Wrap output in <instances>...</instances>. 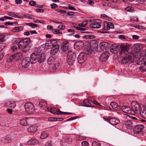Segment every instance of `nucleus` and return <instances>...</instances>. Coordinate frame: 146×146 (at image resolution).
Returning <instances> with one entry per match:
<instances>
[{
	"mask_svg": "<svg viewBox=\"0 0 146 146\" xmlns=\"http://www.w3.org/2000/svg\"><path fill=\"white\" fill-rule=\"evenodd\" d=\"M45 58V56L43 53H33L31 54L30 57H27L23 59L21 63V65L23 67L26 68L29 66L30 63L34 64L37 61L42 63L44 61Z\"/></svg>",
	"mask_w": 146,
	"mask_h": 146,
	"instance_id": "1",
	"label": "nucleus"
},
{
	"mask_svg": "<svg viewBox=\"0 0 146 146\" xmlns=\"http://www.w3.org/2000/svg\"><path fill=\"white\" fill-rule=\"evenodd\" d=\"M30 43L29 38H25L21 40L18 44L19 48L25 52L28 51L30 49L28 44Z\"/></svg>",
	"mask_w": 146,
	"mask_h": 146,
	"instance_id": "2",
	"label": "nucleus"
},
{
	"mask_svg": "<svg viewBox=\"0 0 146 146\" xmlns=\"http://www.w3.org/2000/svg\"><path fill=\"white\" fill-rule=\"evenodd\" d=\"M84 105H82L86 107H96L98 106V108H102V106L100 104L95 101L92 102L90 100H85L83 101Z\"/></svg>",
	"mask_w": 146,
	"mask_h": 146,
	"instance_id": "3",
	"label": "nucleus"
},
{
	"mask_svg": "<svg viewBox=\"0 0 146 146\" xmlns=\"http://www.w3.org/2000/svg\"><path fill=\"white\" fill-rule=\"evenodd\" d=\"M75 58V53L71 51H68L67 56V61L68 64L69 65H72L74 63Z\"/></svg>",
	"mask_w": 146,
	"mask_h": 146,
	"instance_id": "4",
	"label": "nucleus"
},
{
	"mask_svg": "<svg viewBox=\"0 0 146 146\" xmlns=\"http://www.w3.org/2000/svg\"><path fill=\"white\" fill-rule=\"evenodd\" d=\"M132 108V111L134 112V115L135 113L139 114L141 110L139 104L135 101L133 102L131 104Z\"/></svg>",
	"mask_w": 146,
	"mask_h": 146,
	"instance_id": "5",
	"label": "nucleus"
},
{
	"mask_svg": "<svg viewBox=\"0 0 146 146\" xmlns=\"http://www.w3.org/2000/svg\"><path fill=\"white\" fill-rule=\"evenodd\" d=\"M91 24L90 25V27L93 29H98L100 28L101 25V21L100 20H93L91 21Z\"/></svg>",
	"mask_w": 146,
	"mask_h": 146,
	"instance_id": "6",
	"label": "nucleus"
},
{
	"mask_svg": "<svg viewBox=\"0 0 146 146\" xmlns=\"http://www.w3.org/2000/svg\"><path fill=\"white\" fill-rule=\"evenodd\" d=\"M25 111L28 113H33L35 108L33 104L30 102H27L25 104Z\"/></svg>",
	"mask_w": 146,
	"mask_h": 146,
	"instance_id": "7",
	"label": "nucleus"
},
{
	"mask_svg": "<svg viewBox=\"0 0 146 146\" xmlns=\"http://www.w3.org/2000/svg\"><path fill=\"white\" fill-rule=\"evenodd\" d=\"M132 55V57L134 58H138L137 61L139 62H141L142 63H143V55L141 53L140 51H135Z\"/></svg>",
	"mask_w": 146,
	"mask_h": 146,
	"instance_id": "8",
	"label": "nucleus"
},
{
	"mask_svg": "<svg viewBox=\"0 0 146 146\" xmlns=\"http://www.w3.org/2000/svg\"><path fill=\"white\" fill-rule=\"evenodd\" d=\"M121 49L120 53L122 54L126 53L128 51L129 49V46L127 45L121 44L120 45Z\"/></svg>",
	"mask_w": 146,
	"mask_h": 146,
	"instance_id": "9",
	"label": "nucleus"
},
{
	"mask_svg": "<svg viewBox=\"0 0 146 146\" xmlns=\"http://www.w3.org/2000/svg\"><path fill=\"white\" fill-rule=\"evenodd\" d=\"M121 109L122 111L125 113L134 115V111H132L131 108L129 107L123 106L121 107Z\"/></svg>",
	"mask_w": 146,
	"mask_h": 146,
	"instance_id": "10",
	"label": "nucleus"
},
{
	"mask_svg": "<svg viewBox=\"0 0 146 146\" xmlns=\"http://www.w3.org/2000/svg\"><path fill=\"white\" fill-rule=\"evenodd\" d=\"M132 58V54H129L122 58L121 62L123 64L126 63L131 60Z\"/></svg>",
	"mask_w": 146,
	"mask_h": 146,
	"instance_id": "11",
	"label": "nucleus"
},
{
	"mask_svg": "<svg viewBox=\"0 0 146 146\" xmlns=\"http://www.w3.org/2000/svg\"><path fill=\"white\" fill-rule=\"evenodd\" d=\"M109 53L108 52H104L100 56V60L102 62H105L109 57Z\"/></svg>",
	"mask_w": 146,
	"mask_h": 146,
	"instance_id": "12",
	"label": "nucleus"
},
{
	"mask_svg": "<svg viewBox=\"0 0 146 146\" xmlns=\"http://www.w3.org/2000/svg\"><path fill=\"white\" fill-rule=\"evenodd\" d=\"M104 29L105 30H108L110 29L114 28L113 25L110 22H104Z\"/></svg>",
	"mask_w": 146,
	"mask_h": 146,
	"instance_id": "13",
	"label": "nucleus"
},
{
	"mask_svg": "<svg viewBox=\"0 0 146 146\" xmlns=\"http://www.w3.org/2000/svg\"><path fill=\"white\" fill-rule=\"evenodd\" d=\"M86 55L84 53L81 52L78 56L77 60L78 62L81 64L86 59Z\"/></svg>",
	"mask_w": 146,
	"mask_h": 146,
	"instance_id": "14",
	"label": "nucleus"
},
{
	"mask_svg": "<svg viewBox=\"0 0 146 146\" xmlns=\"http://www.w3.org/2000/svg\"><path fill=\"white\" fill-rule=\"evenodd\" d=\"M144 127V125L143 124H139L136 125L134 129V133L137 134L141 132Z\"/></svg>",
	"mask_w": 146,
	"mask_h": 146,
	"instance_id": "15",
	"label": "nucleus"
},
{
	"mask_svg": "<svg viewBox=\"0 0 146 146\" xmlns=\"http://www.w3.org/2000/svg\"><path fill=\"white\" fill-rule=\"evenodd\" d=\"M84 45L83 42L81 41H78L76 42L74 45V47L75 49L78 50L83 46Z\"/></svg>",
	"mask_w": 146,
	"mask_h": 146,
	"instance_id": "16",
	"label": "nucleus"
},
{
	"mask_svg": "<svg viewBox=\"0 0 146 146\" xmlns=\"http://www.w3.org/2000/svg\"><path fill=\"white\" fill-rule=\"evenodd\" d=\"M47 110H46V111H48L53 114H58L60 113V111L58 109L56 108H50V109L48 108H47Z\"/></svg>",
	"mask_w": 146,
	"mask_h": 146,
	"instance_id": "17",
	"label": "nucleus"
},
{
	"mask_svg": "<svg viewBox=\"0 0 146 146\" xmlns=\"http://www.w3.org/2000/svg\"><path fill=\"white\" fill-rule=\"evenodd\" d=\"M59 46L56 45L51 47L50 53L52 55H54L58 52L59 49Z\"/></svg>",
	"mask_w": 146,
	"mask_h": 146,
	"instance_id": "18",
	"label": "nucleus"
},
{
	"mask_svg": "<svg viewBox=\"0 0 146 146\" xmlns=\"http://www.w3.org/2000/svg\"><path fill=\"white\" fill-rule=\"evenodd\" d=\"M118 47L115 45L111 44L110 47V52L114 54H116L118 52Z\"/></svg>",
	"mask_w": 146,
	"mask_h": 146,
	"instance_id": "19",
	"label": "nucleus"
},
{
	"mask_svg": "<svg viewBox=\"0 0 146 146\" xmlns=\"http://www.w3.org/2000/svg\"><path fill=\"white\" fill-rule=\"evenodd\" d=\"M133 48L136 50L141 51L143 49V46L142 44L138 43L134 44Z\"/></svg>",
	"mask_w": 146,
	"mask_h": 146,
	"instance_id": "20",
	"label": "nucleus"
},
{
	"mask_svg": "<svg viewBox=\"0 0 146 146\" xmlns=\"http://www.w3.org/2000/svg\"><path fill=\"white\" fill-rule=\"evenodd\" d=\"M109 123L113 125H116L119 122V119L115 118H111L108 120Z\"/></svg>",
	"mask_w": 146,
	"mask_h": 146,
	"instance_id": "21",
	"label": "nucleus"
},
{
	"mask_svg": "<svg viewBox=\"0 0 146 146\" xmlns=\"http://www.w3.org/2000/svg\"><path fill=\"white\" fill-rule=\"evenodd\" d=\"M110 105L115 110L118 111L120 110V107L115 102H112L110 103Z\"/></svg>",
	"mask_w": 146,
	"mask_h": 146,
	"instance_id": "22",
	"label": "nucleus"
},
{
	"mask_svg": "<svg viewBox=\"0 0 146 146\" xmlns=\"http://www.w3.org/2000/svg\"><path fill=\"white\" fill-rule=\"evenodd\" d=\"M37 126L36 125L31 126L27 129L28 132L34 133L36 132L37 130Z\"/></svg>",
	"mask_w": 146,
	"mask_h": 146,
	"instance_id": "23",
	"label": "nucleus"
},
{
	"mask_svg": "<svg viewBox=\"0 0 146 146\" xmlns=\"http://www.w3.org/2000/svg\"><path fill=\"white\" fill-rule=\"evenodd\" d=\"M55 62V58L52 57H50L48 58L47 60L48 64L49 65L54 64Z\"/></svg>",
	"mask_w": 146,
	"mask_h": 146,
	"instance_id": "24",
	"label": "nucleus"
},
{
	"mask_svg": "<svg viewBox=\"0 0 146 146\" xmlns=\"http://www.w3.org/2000/svg\"><path fill=\"white\" fill-rule=\"evenodd\" d=\"M69 42H66L63 45L62 47V49L63 51H66L68 49V46H69Z\"/></svg>",
	"mask_w": 146,
	"mask_h": 146,
	"instance_id": "25",
	"label": "nucleus"
},
{
	"mask_svg": "<svg viewBox=\"0 0 146 146\" xmlns=\"http://www.w3.org/2000/svg\"><path fill=\"white\" fill-rule=\"evenodd\" d=\"M38 143V141L36 139H31L27 142V144L28 145H34Z\"/></svg>",
	"mask_w": 146,
	"mask_h": 146,
	"instance_id": "26",
	"label": "nucleus"
},
{
	"mask_svg": "<svg viewBox=\"0 0 146 146\" xmlns=\"http://www.w3.org/2000/svg\"><path fill=\"white\" fill-rule=\"evenodd\" d=\"M39 106L42 109H44L47 108V103L45 102H39Z\"/></svg>",
	"mask_w": 146,
	"mask_h": 146,
	"instance_id": "27",
	"label": "nucleus"
},
{
	"mask_svg": "<svg viewBox=\"0 0 146 146\" xmlns=\"http://www.w3.org/2000/svg\"><path fill=\"white\" fill-rule=\"evenodd\" d=\"M48 135V133L46 131H43L42 132L40 137L41 139H44L46 138Z\"/></svg>",
	"mask_w": 146,
	"mask_h": 146,
	"instance_id": "28",
	"label": "nucleus"
},
{
	"mask_svg": "<svg viewBox=\"0 0 146 146\" xmlns=\"http://www.w3.org/2000/svg\"><path fill=\"white\" fill-rule=\"evenodd\" d=\"M139 114H140L142 117L146 119V110L145 109L143 108V109H141Z\"/></svg>",
	"mask_w": 146,
	"mask_h": 146,
	"instance_id": "29",
	"label": "nucleus"
},
{
	"mask_svg": "<svg viewBox=\"0 0 146 146\" xmlns=\"http://www.w3.org/2000/svg\"><path fill=\"white\" fill-rule=\"evenodd\" d=\"M23 29V27L21 26L15 27L12 30V31L13 32H18L21 31Z\"/></svg>",
	"mask_w": 146,
	"mask_h": 146,
	"instance_id": "30",
	"label": "nucleus"
},
{
	"mask_svg": "<svg viewBox=\"0 0 146 146\" xmlns=\"http://www.w3.org/2000/svg\"><path fill=\"white\" fill-rule=\"evenodd\" d=\"M50 45L51 47L54 46L56 45H58L57 44V41L54 39H52L50 40Z\"/></svg>",
	"mask_w": 146,
	"mask_h": 146,
	"instance_id": "31",
	"label": "nucleus"
},
{
	"mask_svg": "<svg viewBox=\"0 0 146 146\" xmlns=\"http://www.w3.org/2000/svg\"><path fill=\"white\" fill-rule=\"evenodd\" d=\"M89 45V46H87L85 49V52L87 54H91L92 51V49L91 48L89 44H88Z\"/></svg>",
	"mask_w": 146,
	"mask_h": 146,
	"instance_id": "32",
	"label": "nucleus"
},
{
	"mask_svg": "<svg viewBox=\"0 0 146 146\" xmlns=\"http://www.w3.org/2000/svg\"><path fill=\"white\" fill-rule=\"evenodd\" d=\"M7 104L9 107L11 108H14L16 106V104L14 101L9 102Z\"/></svg>",
	"mask_w": 146,
	"mask_h": 146,
	"instance_id": "33",
	"label": "nucleus"
},
{
	"mask_svg": "<svg viewBox=\"0 0 146 146\" xmlns=\"http://www.w3.org/2000/svg\"><path fill=\"white\" fill-rule=\"evenodd\" d=\"M107 45V43L104 42H101L99 44V46L102 49L103 48L104 49V48H106Z\"/></svg>",
	"mask_w": 146,
	"mask_h": 146,
	"instance_id": "34",
	"label": "nucleus"
},
{
	"mask_svg": "<svg viewBox=\"0 0 146 146\" xmlns=\"http://www.w3.org/2000/svg\"><path fill=\"white\" fill-rule=\"evenodd\" d=\"M14 54L16 58V60H18L21 58L23 55L22 54L21 52H18Z\"/></svg>",
	"mask_w": 146,
	"mask_h": 146,
	"instance_id": "35",
	"label": "nucleus"
},
{
	"mask_svg": "<svg viewBox=\"0 0 146 146\" xmlns=\"http://www.w3.org/2000/svg\"><path fill=\"white\" fill-rule=\"evenodd\" d=\"M17 60L14 54L13 55L9 58V59H8V62H12L15 61Z\"/></svg>",
	"mask_w": 146,
	"mask_h": 146,
	"instance_id": "36",
	"label": "nucleus"
},
{
	"mask_svg": "<svg viewBox=\"0 0 146 146\" xmlns=\"http://www.w3.org/2000/svg\"><path fill=\"white\" fill-rule=\"evenodd\" d=\"M26 25L30 26L33 28H35L38 26V25L32 23H26Z\"/></svg>",
	"mask_w": 146,
	"mask_h": 146,
	"instance_id": "37",
	"label": "nucleus"
},
{
	"mask_svg": "<svg viewBox=\"0 0 146 146\" xmlns=\"http://www.w3.org/2000/svg\"><path fill=\"white\" fill-rule=\"evenodd\" d=\"M7 15L16 18L17 17V14L16 13L13 12H8L7 13Z\"/></svg>",
	"mask_w": 146,
	"mask_h": 146,
	"instance_id": "38",
	"label": "nucleus"
},
{
	"mask_svg": "<svg viewBox=\"0 0 146 146\" xmlns=\"http://www.w3.org/2000/svg\"><path fill=\"white\" fill-rule=\"evenodd\" d=\"M101 17L104 19H106L109 21H110L111 20V18L108 17L105 14H103L101 15Z\"/></svg>",
	"mask_w": 146,
	"mask_h": 146,
	"instance_id": "39",
	"label": "nucleus"
},
{
	"mask_svg": "<svg viewBox=\"0 0 146 146\" xmlns=\"http://www.w3.org/2000/svg\"><path fill=\"white\" fill-rule=\"evenodd\" d=\"M52 32L54 34H62V32H60V31L57 29H53L52 31Z\"/></svg>",
	"mask_w": 146,
	"mask_h": 146,
	"instance_id": "40",
	"label": "nucleus"
},
{
	"mask_svg": "<svg viewBox=\"0 0 146 146\" xmlns=\"http://www.w3.org/2000/svg\"><path fill=\"white\" fill-rule=\"evenodd\" d=\"M29 4L31 6H35L36 7H40L39 6L38 7V5L36 4V2L34 1H31L29 2Z\"/></svg>",
	"mask_w": 146,
	"mask_h": 146,
	"instance_id": "41",
	"label": "nucleus"
},
{
	"mask_svg": "<svg viewBox=\"0 0 146 146\" xmlns=\"http://www.w3.org/2000/svg\"><path fill=\"white\" fill-rule=\"evenodd\" d=\"M20 123L21 125L25 126H26L27 125L26 120L25 119L21 120Z\"/></svg>",
	"mask_w": 146,
	"mask_h": 146,
	"instance_id": "42",
	"label": "nucleus"
},
{
	"mask_svg": "<svg viewBox=\"0 0 146 146\" xmlns=\"http://www.w3.org/2000/svg\"><path fill=\"white\" fill-rule=\"evenodd\" d=\"M139 68L141 72H144L146 71V67L145 66H140Z\"/></svg>",
	"mask_w": 146,
	"mask_h": 146,
	"instance_id": "43",
	"label": "nucleus"
},
{
	"mask_svg": "<svg viewBox=\"0 0 146 146\" xmlns=\"http://www.w3.org/2000/svg\"><path fill=\"white\" fill-rule=\"evenodd\" d=\"M60 67V64L59 63H57L54 64V66L53 67V70H56L58 68Z\"/></svg>",
	"mask_w": 146,
	"mask_h": 146,
	"instance_id": "44",
	"label": "nucleus"
},
{
	"mask_svg": "<svg viewBox=\"0 0 146 146\" xmlns=\"http://www.w3.org/2000/svg\"><path fill=\"white\" fill-rule=\"evenodd\" d=\"M125 10L131 12L134 11V9L133 7H128L125 9Z\"/></svg>",
	"mask_w": 146,
	"mask_h": 146,
	"instance_id": "45",
	"label": "nucleus"
},
{
	"mask_svg": "<svg viewBox=\"0 0 146 146\" xmlns=\"http://www.w3.org/2000/svg\"><path fill=\"white\" fill-rule=\"evenodd\" d=\"M87 24V21H84L83 23L78 24V26L80 27H85Z\"/></svg>",
	"mask_w": 146,
	"mask_h": 146,
	"instance_id": "46",
	"label": "nucleus"
},
{
	"mask_svg": "<svg viewBox=\"0 0 146 146\" xmlns=\"http://www.w3.org/2000/svg\"><path fill=\"white\" fill-rule=\"evenodd\" d=\"M143 63L144 65H146V50L145 52L144 55H143Z\"/></svg>",
	"mask_w": 146,
	"mask_h": 146,
	"instance_id": "47",
	"label": "nucleus"
},
{
	"mask_svg": "<svg viewBox=\"0 0 146 146\" xmlns=\"http://www.w3.org/2000/svg\"><path fill=\"white\" fill-rule=\"evenodd\" d=\"M125 123L126 125L129 126L132 125V122L130 120H127L125 122Z\"/></svg>",
	"mask_w": 146,
	"mask_h": 146,
	"instance_id": "48",
	"label": "nucleus"
},
{
	"mask_svg": "<svg viewBox=\"0 0 146 146\" xmlns=\"http://www.w3.org/2000/svg\"><path fill=\"white\" fill-rule=\"evenodd\" d=\"M131 21L132 23H134L135 22H137L138 21V18L137 17H134L131 19Z\"/></svg>",
	"mask_w": 146,
	"mask_h": 146,
	"instance_id": "49",
	"label": "nucleus"
},
{
	"mask_svg": "<svg viewBox=\"0 0 146 146\" xmlns=\"http://www.w3.org/2000/svg\"><path fill=\"white\" fill-rule=\"evenodd\" d=\"M87 3L89 5L91 6H93L94 4V2L92 0H88Z\"/></svg>",
	"mask_w": 146,
	"mask_h": 146,
	"instance_id": "50",
	"label": "nucleus"
},
{
	"mask_svg": "<svg viewBox=\"0 0 146 146\" xmlns=\"http://www.w3.org/2000/svg\"><path fill=\"white\" fill-rule=\"evenodd\" d=\"M5 36L4 35H0V41L3 42L4 41V38Z\"/></svg>",
	"mask_w": 146,
	"mask_h": 146,
	"instance_id": "51",
	"label": "nucleus"
},
{
	"mask_svg": "<svg viewBox=\"0 0 146 146\" xmlns=\"http://www.w3.org/2000/svg\"><path fill=\"white\" fill-rule=\"evenodd\" d=\"M17 48V47L16 46L14 45L11 47V50L12 51L15 52L16 51Z\"/></svg>",
	"mask_w": 146,
	"mask_h": 146,
	"instance_id": "52",
	"label": "nucleus"
},
{
	"mask_svg": "<svg viewBox=\"0 0 146 146\" xmlns=\"http://www.w3.org/2000/svg\"><path fill=\"white\" fill-rule=\"evenodd\" d=\"M50 6L52 9H56L58 7L57 5L55 3L51 4Z\"/></svg>",
	"mask_w": 146,
	"mask_h": 146,
	"instance_id": "53",
	"label": "nucleus"
},
{
	"mask_svg": "<svg viewBox=\"0 0 146 146\" xmlns=\"http://www.w3.org/2000/svg\"><path fill=\"white\" fill-rule=\"evenodd\" d=\"M6 46V44L4 43H0V48L2 50Z\"/></svg>",
	"mask_w": 146,
	"mask_h": 146,
	"instance_id": "54",
	"label": "nucleus"
},
{
	"mask_svg": "<svg viewBox=\"0 0 146 146\" xmlns=\"http://www.w3.org/2000/svg\"><path fill=\"white\" fill-rule=\"evenodd\" d=\"M81 144L83 146H88V143L86 141L82 142Z\"/></svg>",
	"mask_w": 146,
	"mask_h": 146,
	"instance_id": "55",
	"label": "nucleus"
},
{
	"mask_svg": "<svg viewBox=\"0 0 146 146\" xmlns=\"http://www.w3.org/2000/svg\"><path fill=\"white\" fill-rule=\"evenodd\" d=\"M24 16L25 17L29 19H33V17L31 15H30L28 14H27L25 15Z\"/></svg>",
	"mask_w": 146,
	"mask_h": 146,
	"instance_id": "56",
	"label": "nucleus"
},
{
	"mask_svg": "<svg viewBox=\"0 0 146 146\" xmlns=\"http://www.w3.org/2000/svg\"><path fill=\"white\" fill-rule=\"evenodd\" d=\"M81 27H78L77 28V29L79 31H85L86 29H85Z\"/></svg>",
	"mask_w": 146,
	"mask_h": 146,
	"instance_id": "57",
	"label": "nucleus"
},
{
	"mask_svg": "<svg viewBox=\"0 0 146 146\" xmlns=\"http://www.w3.org/2000/svg\"><path fill=\"white\" fill-rule=\"evenodd\" d=\"M132 37L133 39L135 40H137L139 38V36L137 35H133L132 36Z\"/></svg>",
	"mask_w": 146,
	"mask_h": 146,
	"instance_id": "58",
	"label": "nucleus"
},
{
	"mask_svg": "<svg viewBox=\"0 0 146 146\" xmlns=\"http://www.w3.org/2000/svg\"><path fill=\"white\" fill-rule=\"evenodd\" d=\"M58 28L60 29L63 30L65 28V26L62 25H59L58 27Z\"/></svg>",
	"mask_w": 146,
	"mask_h": 146,
	"instance_id": "59",
	"label": "nucleus"
},
{
	"mask_svg": "<svg viewBox=\"0 0 146 146\" xmlns=\"http://www.w3.org/2000/svg\"><path fill=\"white\" fill-rule=\"evenodd\" d=\"M68 9L72 10H74V11H76V9L74 7H72L70 5H69L68 7Z\"/></svg>",
	"mask_w": 146,
	"mask_h": 146,
	"instance_id": "60",
	"label": "nucleus"
},
{
	"mask_svg": "<svg viewBox=\"0 0 146 146\" xmlns=\"http://www.w3.org/2000/svg\"><path fill=\"white\" fill-rule=\"evenodd\" d=\"M45 146H52L51 142V141L48 142L45 144Z\"/></svg>",
	"mask_w": 146,
	"mask_h": 146,
	"instance_id": "61",
	"label": "nucleus"
},
{
	"mask_svg": "<svg viewBox=\"0 0 146 146\" xmlns=\"http://www.w3.org/2000/svg\"><path fill=\"white\" fill-rule=\"evenodd\" d=\"M6 111L9 114H12L13 112L12 110L10 109H7Z\"/></svg>",
	"mask_w": 146,
	"mask_h": 146,
	"instance_id": "62",
	"label": "nucleus"
},
{
	"mask_svg": "<svg viewBox=\"0 0 146 146\" xmlns=\"http://www.w3.org/2000/svg\"><path fill=\"white\" fill-rule=\"evenodd\" d=\"M58 12H59L61 14H64L66 13V11H63V10H56Z\"/></svg>",
	"mask_w": 146,
	"mask_h": 146,
	"instance_id": "63",
	"label": "nucleus"
},
{
	"mask_svg": "<svg viewBox=\"0 0 146 146\" xmlns=\"http://www.w3.org/2000/svg\"><path fill=\"white\" fill-rule=\"evenodd\" d=\"M67 14L68 15L70 16H72L74 15V12H69L67 13Z\"/></svg>",
	"mask_w": 146,
	"mask_h": 146,
	"instance_id": "64",
	"label": "nucleus"
}]
</instances>
